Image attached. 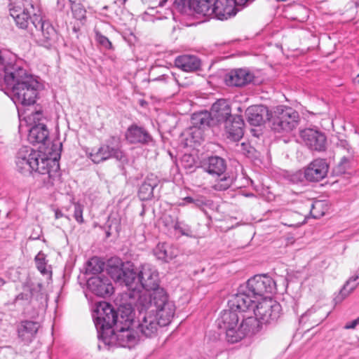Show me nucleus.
Returning <instances> with one entry per match:
<instances>
[{
	"instance_id": "nucleus-1",
	"label": "nucleus",
	"mask_w": 359,
	"mask_h": 359,
	"mask_svg": "<svg viewBox=\"0 0 359 359\" xmlns=\"http://www.w3.org/2000/svg\"><path fill=\"white\" fill-rule=\"evenodd\" d=\"M135 307L139 312L137 331L147 338L155 337L159 327L168 325L175 311V304L162 290L154 292L153 297L140 295Z\"/></svg>"
},
{
	"instance_id": "nucleus-2",
	"label": "nucleus",
	"mask_w": 359,
	"mask_h": 359,
	"mask_svg": "<svg viewBox=\"0 0 359 359\" xmlns=\"http://www.w3.org/2000/svg\"><path fill=\"white\" fill-rule=\"evenodd\" d=\"M1 84L10 90L12 100L16 104L30 106L36 102L39 93V83L31 74L27 73L21 61L8 66L5 69Z\"/></svg>"
},
{
	"instance_id": "nucleus-3",
	"label": "nucleus",
	"mask_w": 359,
	"mask_h": 359,
	"mask_svg": "<svg viewBox=\"0 0 359 359\" xmlns=\"http://www.w3.org/2000/svg\"><path fill=\"white\" fill-rule=\"evenodd\" d=\"M15 165L17 170L23 175H31L33 172L47 175L51 182L60 175L57 160L48 158L45 154L28 147H22L18 150Z\"/></svg>"
},
{
	"instance_id": "nucleus-4",
	"label": "nucleus",
	"mask_w": 359,
	"mask_h": 359,
	"mask_svg": "<svg viewBox=\"0 0 359 359\" xmlns=\"http://www.w3.org/2000/svg\"><path fill=\"white\" fill-rule=\"evenodd\" d=\"M229 310L223 311L217 320L219 329L224 330L237 327L241 314L247 313L252 306V301L243 294H236L228 301Z\"/></svg>"
},
{
	"instance_id": "nucleus-5",
	"label": "nucleus",
	"mask_w": 359,
	"mask_h": 359,
	"mask_svg": "<svg viewBox=\"0 0 359 359\" xmlns=\"http://www.w3.org/2000/svg\"><path fill=\"white\" fill-rule=\"evenodd\" d=\"M276 285L273 278L266 274H258L250 278L245 286H241L237 294H243L252 301V308L255 303V299L265 296L269 298L276 292Z\"/></svg>"
},
{
	"instance_id": "nucleus-6",
	"label": "nucleus",
	"mask_w": 359,
	"mask_h": 359,
	"mask_svg": "<svg viewBox=\"0 0 359 359\" xmlns=\"http://www.w3.org/2000/svg\"><path fill=\"white\" fill-rule=\"evenodd\" d=\"M95 313L96 316L93 315L94 323L100 341H102L104 336L114 332V327H116L118 323H123V320H117L116 311L108 303H100Z\"/></svg>"
},
{
	"instance_id": "nucleus-7",
	"label": "nucleus",
	"mask_w": 359,
	"mask_h": 359,
	"mask_svg": "<svg viewBox=\"0 0 359 359\" xmlns=\"http://www.w3.org/2000/svg\"><path fill=\"white\" fill-rule=\"evenodd\" d=\"M299 122V115L291 107L278 106L271 113V128L276 133H289L295 129Z\"/></svg>"
},
{
	"instance_id": "nucleus-8",
	"label": "nucleus",
	"mask_w": 359,
	"mask_h": 359,
	"mask_svg": "<svg viewBox=\"0 0 359 359\" xmlns=\"http://www.w3.org/2000/svg\"><path fill=\"white\" fill-rule=\"evenodd\" d=\"M121 323H118L114 327V332L104 337L102 341L105 346L131 348L138 343L140 339L138 332L132 327V325L126 326Z\"/></svg>"
},
{
	"instance_id": "nucleus-9",
	"label": "nucleus",
	"mask_w": 359,
	"mask_h": 359,
	"mask_svg": "<svg viewBox=\"0 0 359 359\" xmlns=\"http://www.w3.org/2000/svg\"><path fill=\"white\" fill-rule=\"evenodd\" d=\"M117 140L116 137H111L98 148H93L88 154V157L96 164L110 158H115L123 163L127 162V156L122 151L120 144L116 143Z\"/></svg>"
},
{
	"instance_id": "nucleus-10",
	"label": "nucleus",
	"mask_w": 359,
	"mask_h": 359,
	"mask_svg": "<svg viewBox=\"0 0 359 359\" xmlns=\"http://www.w3.org/2000/svg\"><path fill=\"white\" fill-rule=\"evenodd\" d=\"M252 311L262 324H273L278 321L282 315L281 305L271 298L264 297L259 302L255 309L250 307L249 311Z\"/></svg>"
},
{
	"instance_id": "nucleus-11",
	"label": "nucleus",
	"mask_w": 359,
	"mask_h": 359,
	"mask_svg": "<svg viewBox=\"0 0 359 359\" xmlns=\"http://www.w3.org/2000/svg\"><path fill=\"white\" fill-rule=\"evenodd\" d=\"M203 167L210 175L222 177L214 184L213 188L215 190L219 191H225L231 187L232 180L225 174L226 163L224 158L217 156H210L204 163Z\"/></svg>"
},
{
	"instance_id": "nucleus-12",
	"label": "nucleus",
	"mask_w": 359,
	"mask_h": 359,
	"mask_svg": "<svg viewBox=\"0 0 359 359\" xmlns=\"http://www.w3.org/2000/svg\"><path fill=\"white\" fill-rule=\"evenodd\" d=\"M33 27L34 34L32 36L36 38V41L40 46L49 48L56 43L58 34L48 20H44L41 15H35Z\"/></svg>"
},
{
	"instance_id": "nucleus-13",
	"label": "nucleus",
	"mask_w": 359,
	"mask_h": 359,
	"mask_svg": "<svg viewBox=\"0 0 359 359\" xmlns=\"http://www.w3.org/2000/svg\"><path fill=\"white\" fill-rule=\"evenodd\" d=\"M11 16L14 19L17 27L20 29H27L31 35L34 34L33 27L34 18L41 15L40 10L29 3L26 7H13L10 9Z\"/></svg>"
},
{
	"instance_id": "nucleus-14",
	"label": "nucleus",
	"mask_w": 359,
	"mask_h": 359,
	"mask_svg": "<svg viewBox=\"0 0 359 359\" xmlns=\"http://www.w3.org/2000/svg\"><path fill=\"white\" fill-rule=\"evenodd\" d=\"M139 294L147 297H153L154 292L165 290L159 287L158 273L149 265H142L139 271Z\"/></svg>"
},
{
	"instance_id": "nucleus-15",
	"label": "nucleus",
	"mask_w": 359,
	"mask_h": 359,
	"mask_svg": "<svg viewBox=\"0 0 359 359\" xmlns=\"http://www.w3.org/2000/svg\"><path fill=\"white\" fill-rule=\"evenodd\" d=\"M300 137L304 144L311 150L323 151L326 149V136L318 130L306 128L300 132Z\"/></svg>"
},
{
	"instance_id": "nucleus-16",
	"label": "nucleus",
	"mask_w": 359,
	"mask_h": 359,
	"mask_svg": "<svg viewBox=\"0 0 359 359\" xmlns=\"http://www.w3.org/2000/svg\"><path fill=\"white\" fill-rule=\"evenodd\" d=\"M124 275H122L121 283H124L128 287V292L126 294L129 299L139 298V272L134 269V265L131 262L126 263Z\"/></svg>"
},
{
	"instance_id": "nucleus-17",
	"label": "nucleus",
	"mask_w": 359,
	"mask_h": 359,
	"mask_svg": "<svg viewBox=\"0 0 359 359\" xmlns=\"http://www.w3.org/2000/svg\"><path fill=\"white\" fill-rule=\"evenodd\" d=\"M254 79L253 73L248 69L238 68L228 72L225 75L224 81L229 86L242 87L250 83Z\"/></svg>"
},
{
	"instance_id": "nucleus-18",
	"label": "nucleus",
	"mask_w": 359,
	"mask_h": 359,
	"mask_svg": "<svg viewBox=\"0 0 359 359\" xmlns=\"http://www.w3.org/2000/svg\"><path fill=\"white\" fill-rule=\"evenodd\" d=\"M125 137L130 144H133L149 145L154 141L152 136L145 128L135 123L128 128Z\"/></svg>"
},
{
	"instance_id": "nucleus-19",
	"label": "nucleus",
	"mask_w": 359,
	"mask_h": 359,
	"mask_svg": "<svg viewBox=\"0 0 359 359\" xmlns=\"http://www.w3.org/2000/svg\"><path fill=\"white\" fill-rule=\"evenodd\" d=\"M328 169L325 159H315L304 170V177L309 182H319L326 177Z\"/></svg>"
},
{
	"instance_id": "nucleus-20",
	"label": "nucleus",
	"mask_w": 359,
	"mask_h": 359,
	"mask_svg": "<svg viewBox=\"0 0 359 359\" xmlns=\"http://www.w3.org/2000/svg\"><path fill=\"white\" fill-rule=\"evenodd\" d=\"M271 113L266 106L253 105L249 107L245 111L248 122L254 126H259L266 121H271Z\"/></svg>"
},
{
	"instance_id": "nucleus-21",
	"label": "nucleus",
	"mask_w": 359,
	"mask_h": 359,
	"mask_svg": "<svg viewBox=\"0 0 359 359\" xmlns=\"http://www.w3.org/2000/svg\"><path fill=\"white\" fill-rule=\"evenodd\" d=\"M88 285L90 290L99 297H105L114 292V287L111 280L104 276L89 278Z\"/></svg>"
},
{
	"instance_id": "nucleus-22",
	"label": "nucleus",
	"mask_w": 359,
	"mask_h": 359,
	"mask_svg": "<svg viewBox=\"0 0 359 359\" xmlns=\"http://www.w3.org/2000/svg\"><path fill=\"white\" fill-rule=\"evenodd\" d=\"M244 122L241 116L233 115L226 120L224 127L228 134V138L233 141H239L243 136Z\"/></svg>"
},
{
	"instance_id": "nucleus-23",
	"label": "nucleus",
	"mask_w": 359,
	"mask_h": 359,
	"mask_svg": "<svg viewBox=\"0 0 359 359\" xmlns=\"http://www.w3.org/2000/svg\"><path fill=\"white\" fill-rule=\"evenodd\" d=\"M216 0H193L192 8L196 13L203 16H214L219 20L220 8Z\"/></svg>"
},
{
	"instance_id": "nucleus-24",
	"label": "nucleus",
	"mask_w": 359,
	"mask_h": 359,
	"mask_svg": "<svg viewBox=\"0 0 359 359\" xmlns=\"http://www.w3.org/2000/svg\"><path fill=\"white\" fill-rule=\"evenodd\" d=\"M210 114L215 123L222 124L232 116L231 110L226 100H218L212 107Z\"/></svg>"
},
{
	"instance_id": "nucleus-25",
	"label": "nucleus",
	"mask_w": 359,
	"mask_h": 359,
	"mask_svg": "<svg viewBox=\"0 0 359 359\" xmlns=\"http://www.w3.org/2000/svg\"><path fill=\"white\" fill-rule=\"evenodd\" d=\"M248 0H216L220 8L219 20H224L236 14V6H243Z\"/></svg>"
},
{
	"instance_id": "nucleus-26",
	"label": "nucleus",
	"mask_w": 359,
	"mask_h": 359,
	"mask_svg": "<svg viewBox=\"0 0 359 359\" xmlns=\"http://www.w3.org/2000/svg\"><path fill=\"white\" fill-rule=\"evenodd\" d=\"M33 298H36L39 301L43 299V294L30 285L24 284L22 291L15 297L13 304L20 306L28 305Z\"/></svg>"
},
{
	"instance_id": "nucleus-27",
	"label": "nucleus",
	"mask_w": 359,
	"mask_h": 359,
	"mask_svg": "<svg viewBox=\"0 0 359 359\" xmlns=\"http://www.w3.org/2000/svg\"><path fill=\"white\" fill-rule=\"evenodd\" d=\"M159 180L151 173L148 175L139 188L138 196L141 201H148L152 198L154 190L158 186Z\"/></svg>"
},
{
	"instance_id": "nucleus-28",
	"label": "nucleus",
	"mask_w": 359,
	"mask_h": 359,
	"mask_svg": "<svg viewBox=\"0 0 359 359\" xmlns=\"http://www.w3.org/2000/svg\"><path fill=\"white\" fill-rule=\"evenodd\" d=\"M326 318L320 309L312 307L301 315L299 320L302 325H308V330L320 324Z\"/></svg>"
},
{
	"instance_id": "nucleus-29",
	"label": "nucleus",
	"mask_w": 359,
	"mask_h": 359,
	"mask_svg": "<svg viewBox=\"0 0 359 359\" xmlns=\"http://www.w3.org/2000/svg\"><path fill=\"white\" fill-rule=\"evenodd\" d=\"M175 65L184 72H191L200 69L201 60L195 55H183L175 59Z\"/></svg>"
},
{
	"instance_id": "nucleus-30",
	"label": "nucleus",
	"mask_w": 359,
	"mask_h": 359,
	"mask_svg": "<svg viewBox=\"0 0 359 359\" xmlns=\"http://www.w3.org/2000/svg\"><path fill=\"white\" fill-rule=\"evenodd\" d=\"M49 131L45 124L39 123L32 126L29 132L28 140L32 144H43L48 140Z\"/></svg>"
},
{
	"instance_id": "nucleus-31",
	"label": "nucleus",
	"mask_w": 359,
	"mask_h": 359,
	"mask_svg": "<svg viewBox=\"0 0 359 359\" xmlns=\"http://www.w3.org/2000/svg\"><path fill=\"white\" fill-rule=\"evenodd\" d=\"M243 313L241 314L242 323L240 327L244 334V337L258 332L261 329V325H262L258 318L256 316H245Z\"/></svg>"
},
{
	"instance_id": "nucleus-32",
	"label": "nucleus",
	"mask_w": 359,
	"mask_h": 359,
	"mask_svg": "<svg viewBox=\"0 0 359 359\" xmlns=\"http://www.w3.org/2000/svg\"><path fill=\"white\" fill-rule=\"evenodd\" d=\"M40 325L34 321H25L18 330L19 337L26 343L31 342L37 333Z\"/></svg>"
},
{
	"instance_id": "nucleus-33",
	"label": "nucleus",
	"mask_w": 359,
	"mask_h": 359,
	"mask_svg": "<svg viewBox=\"0 0 359 359\" xmlns=\"http://www.w3.org/2000/svg\"><path fill=\"white\" fill-rule=\"evenodd\" d=\"M135 299H130V302L126 304H123L119 306L118 311H116L118 318L117 320H123L121 325L128 326V325L133 324V304H135L133 302Z\"/></svg>"
},
{
	"instance_id": "nucleus-34",
	"label": "nucleus",
	"mask_w": 359,
	"mask_h": 359,
	"mask_svg": "<svg viewBox=\"0 0 359 359\" xmlns=\"http://www.w3.org/2000/svg\"><path fill=\"white\" fill-rule=\"evenodd\" d=\"M191 123L194 128L205 129L215 122L210 112L207 111L194 113L191 116Z\"/></svg>"
},
{
	"instance_id": "nucleus-35",
	"label": "nucleus",
	"mask_w": 359,
	"mask_h": 359,
	"mask_svg": "<svg viewBox=\"0 0 359 359\" xmlns=\"http://www.w3.org/2000/svg\"><path fill=\"white\" fill-rule=\"evenodd\" d=\"M154 255L158 259L168 262L177 256L172 247L166 243H158L154 250Z\"/></svg>"
},
{
	"instance_id": "nucleus-36",
	"label": "nucleus",
	"mask_w": 359,
	"mask_h": 359,
	"mask_svg": "<svg viewBox=\"0 0 359 359\" xmlns=\"http://www.w3.org/2000/svg\"><path fill=\"white\" fill-rule=\"evenodd\" d=\"M125 268L126 263L121 260L110 261L107 264V271L114 280L121 282L122 275H124Z\"/></svg>"
},
{
	"instance_id": "nucleus-37",
	"label": "nucleus",
	"mask_w": 359,
	"mask_h": 359,
	"mask_svg": "<svg viewBox=\"0 0 359 359\" xmlns=\"http://www.w3.org/2000/svg\"><path fill=\"white\" fill-rule=\"evenodd\" d=\"M359 279L358 275H355L349 278L346 282L339 294L334 297V300L336 304L342 302L346 297L349 295L357 287L358 283H355Z\"/></svg>"
},
{
	"instance_id": "nucleus-38",
	"label": "nucleus",
	"mask_w": 359,
	"mask_h": 359,
	"mask_svg": "<svg viewBox=\"0 0 359 359\" xmlns=\"http://www.w3.org/2000/svg\"><path fill=\"white\" fill-rule=\"evenodd\" d=\"M19 60H16L15 55L0 50V83L1 84L5 69L7 67L16 64Z\"/></svg>"
},
{
	"instance_id": "nucleus-39",
	"label": "nucleus",
	"mask_w": 359,
	"mask_h": 359,
	"mask_svg": "<svg viewBox=\"0 0 359 359\" xmlns=\"http://www.w3.org/2000/svg\"><path fill=\"white\" fill-rule=\"evenodd\" d=\"M104 268V262L97 257L90 258L86 263V273L88 274L100 273Z\"/></svg>"
},
{
	"instance_id": "nucleus-40",
	"label": "nucleus",
	"mask_w": 359,
	"mask_h": 359,
	"mask_svg": "<svg viewBox=\"0 0 359 359\" xmlns=\"http://www.w3.org/2000/svg\"><path fill=\"white\" fill-rule=\"evenodd\" d=\"M223 331L225 332L226 339L229 343H237L244 338V334L242 332L240 326L231 327Z\"/></svg>"
},
{
	"instance_id": "nucleus-41",
	"label": "nucleus",
	"mask_w": 359,
	"mask_h": 359,
	"mask_svg": "<svg viewBox=\"0 0 359 359\" xmlns=\"http://www.w3.org/2000/svg\"><path fill=\"white\" fill-rule=\"evenodd\" d=\"M340 147H343L349 154V156H344L341 158L338 168L341 172H344L346 169L348 167V163L351 158L352 157V148L349 146L346 141H341Z\"/></svg>"
},
{
	"instance_id": "nucleus-42",
	"label": "nucleus",
	"mask_w": 359,
	"mask_h": 359,
	"mask_svg": "<svg viewBox=\"0 0 359 359\" xmlns=\"http://www.w3.org/2000/svg\"><path fill=\"white\" fill-rule=\"evenodd\" d=\"M70 4L74 18L80 21L85 20L86 11L83 6L76 1L71 2Z\"/></svg>"
},
{
	"instance_id": "nucleus-43",
	"label": "nucleus",
	"mask_w": 359,
	"mask_h": 359,
	"mask_svg": "<svg viewBox=\"0 0 359 359\" xmlns=\"http://www.w3.org/2000/svg\"><path fill=\"white\" fill-rule=\"evenodd\" d=\"M194 205L195 207L204 210L205 208H211L213 205V202L205 196H196L194 197Z\"/></svg>"
},
{
	"instance_id": "nucleus-44",
	"label": "nucleus",
	"mask_w": 359,
	"mask_h": 359,
	"mask_svg": "<svg viewBox=\"0 0 359 359\" xmlns=\"http://www.w3.org/2000/svg\"><path fill=\"white\" fill-rule=\"evenodd\" d=\"M193 0H175L174 6L180 12H187V10H193Z\"/></svg>"
},
{
	"instance_id": "nucleus-45",
	"label": "nucleus",
	"mask_w": 359,
	"mask_h": 359,
	"mask_svg": "<svg viewBox=\"0 0 359 359\" xmlns=\"http://www.w3.org/2000/svg\"><path fill=\"white\" fill-rule=\"evenodd\" d=\"M95 39L103 48L108 50L113 48L112 43L109 39L98 31L95 32Z\"/></svg>"
},
{
	"instance_id": "nucleus-46",
	"label": "nucleus",
	"mask_w": 359,
	"mask_h": 359,
	"mask_svg": "<svg viewBox=\"0 0 359 359\" xmlns=\"http://www.w3.org/2000/svg\"><path fill=\"white\" fill-rule=\"evenodd\" d=\"M83 206L79 203L74 204V217L79 224L83 223Z\"/></svg>"
},
{
	"instance_id": "nucleus-47",
	"label": "nucleus",
	"mask_w": 359,
	"mask_h": 359,
	"mask_svg": "<svg viewBox=\"0 0 359 359\" xmlns=\"http://www.w3.org/2000/svg\"><path fill=\"white\" fill-rule=\"evenodd\" d=\"M35 262L38 269L41 273H45L46 265V263L45 262V255L41 252H39L35 257Z\"/></svg>"
},
{
	"instance_id": "nucleus-48",
	"label": "nucleus",
	"mask_w": 359,
	"mask_h": 359,
	"mask_svg": "<svg viewBox=\"0 0 359 359\" xmlns=\"http://www.w3.org/2000/svg\"><path fill=\"white\" fill-rule=\"evenodd\" d=\"M173 228L175 230L180 231L182 235L189 236L191 232L190 229L187 225L178 221L175 222Z\"/></svg>"
},
{
	"instance_id": "nucleus-49",
	"label": "nucleus",
	"mask_w": 359,
	"mask_h": 359,
	"mask_svg": "<svg viewBox=\"0 0 359 359\" xmlns=\"http://www.w3.org/2000/svg\"><path fill=\"white\" fill-rule=\"evenodd\" d=\"M175 79L174 76L171 74L170 75L168 74H163L160 76H158L156 78H154L152 79L154 81H161L164 83H168L171 81H173Z\"/></svg>"
},
{
	"instance_id": "nucleus-50",
	"label": "nucleus",
	"mask_w": 359,
	"mask_h": 359,
	"mask_svg": "<svg viewBox=\"0 0 359 359\" xmlns=\"http://www.w3.org/2000/svg\"><path fill=\"white\" fill-rule=\"evenodd\" d=\"M304 178H305L304 171L299 170L291 176V181L294 183H298L302 182Z\"/></svg>"
},
{
	"instance_id": "nucleus-51",
	"label": "nucleus",
	"mask_w": 359,
	"mask_h": 359,
	"mask_svg": "<svg viewBox=\"0 0 359 359\" xmlns=\"http://www.w3.org/2000/svg\"><path fill=\"white\" fill-rule=\"evenodd\" d=\"M358 325H359V317L353 320V321L346 323L344 326V328L346 330L354 329Z\"/></svg>"
},
{
	"instance_id": "nucleus-52",
	"label": "nucleus",
	"mask_w": 359,
	"mask_h": 359,
	"mask_svg": "<svg viewBox=\"0 0 359 359\" xmlns=\"http://www.w3.org/2000/svg\"><path fill=\"white\" fill-rule=\"evenodd\" d=\"M62 217H63V214H62V212L60 210L57 209V210H55V219H57L61 218Z\"/></svg>"
},
{
	"instance_id": "nucleus-53",
	"label": "nucleus",
	"mask_w": 359,
	"mask_h": 359,
	"mask_svg": "<svg viewBox=\"0 0 359 359\" xmlns=\"http://www.w3.org/2000/svg\"><path fill=\"white\" fill-rule=\"evenodd\" d=\"M57 4L58 8H60V10L63 9L65 8V0H57Z\"/></svg>"
},
{
	"instance_id": "nucleus-54",
	"label": "nucleus",
	"mask_w": 359,
	"mask_h": 359,
	"mask_svg": "<svg viewBox=\"0 0 359 359\" xmlns=\"http://www.w3.org/2000/svg\"><path fill=\"white\" fill-rule=\"evenodd\" d=\"M184 201L187 203H193L194 204V197H191V196H187L184 198Z\"/></svg>"
},
{
	"instance_id": "nucleus-55",
	"label": "nucleus",
	"mask_w": 359,
	"mask_h": 359,
	"mask_svg": "<svg viewBox=\"0 0 359 359\" xmlns=\"http://www.w3.org/2000/svg\"><path fill=\"white\" fill-rule=\"evenodd\" d=\"M298 307H299V304L297 302L293 301L292 309L296 314H298Z\"/></svg>"
},
{
	"instance_id": "nucleus-56",
	"label": "nucleus",
	"mask_w": 359,
	"mask_h": 359,
	"mask_svg": "<svg viewBox=\"0 0 359 359\" xmlns=\"http://www.w3.org/2000/svg\"><path fill=\"white\" fill-rule=\"evenodd\" d=\"M41 116V113L39 111H35L34 114H33V118L34 119H39L40 116Z\"/></svg>"
},
{
	"instance_id": "nucleus-57",
	"label": "nucleus",
	"mask_w": 359,
	"mask_h": 359,
	"mask_svg": "<svg viewBox=\"0 0 359 359\" xmlns=\"http://www.w3.org/2000/svg\"><path fill=\"white\" fill-rule=\"evenodd\" d=\"M309 208H310V210H309V212H310V213L312 215V216H313V217H315V218H316V217H317L318 216H317V215H314V214L313 213V209L315 208V204H314V203H311V204H310Z\"/></svg>"
},
{
	"instance_id": "nucleus-58",
	"label": "nucleus",
	"mask_w": 359,
	"mask_h": 359,
	"mask_svg": "<svg viewBox=\"0 0 359 359\" xmlns=\"http://www.w3.org/2000/svg\"><path fill=\"white\" fill-rule=\"evenodd\" d=\"M126 1L127 0H116L114 1V3L116 4L117 2H119L121 4L124 5Z\"/></svg>"
},
{
	"instance_id": "nucleus-59",
	"label": "nucleus",
	"mask_w": 359,
	"mask_h": 359,
	"mask_svg": "<svg viewBox=\"0 0 359 359\" xmlns=\"http://www.w3.org/2000/svg\"><path fill=\"white\" fill-rule=\"evenodd\" d=\"M5 280L3 278H0V287L3 286L5 284Z\"/></svg>"
},
{
	"instance_id": "nucleus-60",
	"label": "nucleus",
	"mask_w": 359,
	"mask_h": 359,
	"mask_svg": "<svg viewBox=\"0 0 359 359\" xmlns=\"http://www.w3.org/2000/svg\"><path fill=\"white\" fill-rule=\"evenodd\" d=\"M168 0H161L160 1V5L161 6H163L165 2H167Z\"/></svg>"
},
{
	"instance_id": "nucleus-61",
	"label": "nucleus",
	"mask_w": 359,
	"mask_h": 359,
	"mask_svg": "<svg viewBox=\"0 0 359 359\" xmlns=\"http://www.w3.org/2000/svg\"><path fill=\"white\" fill-rule=\"evenodd\" d=\"M108 8H109V7H108V6H104L102 8V9H103V10H107V9H108Z\"/></svg>"
},
{
	"instance_id": "nucleus-62",
	"label": "nucleus",
	"mask_w": 359,
	"mask_h": 359,
	"mask_svg": "<svg viewBox=\"0 0 359 359\" xmlns=\"http://www.w3.org/2000/svg\"><path fill=\"white\" fill-rule=\"evenodd\" d=\"M77 0H69V3L76 1Z\"/></svg>"
},
{
	"instance_id": "nucleus-63",
	"label": "nucleus",
	"mask_w": 359,
	"mask_h": 359,
	"mask_svg": "<svg viewBox=\"0 0 359 359\" xmlns=\"http://www.w3.org/2000/svg\"><path fill=\"white\" fill-rule=\"evenodd\" d=\"M357 77H358V79L357 81H358V83H359V74L357 76Z\"/></svg>"
},
{
	"instance_id": "nucleus-64",
	"label": "nucleus",
	"mask_w": 359,
	"mask_h": 359,
	"mask_svg": "<svg viewBox=\"0 0 359 359\" xmlns=\"http://www.w3.org/2000/svg\"><path fill=\"white\" fill-rule=\"evenodd\" d=\"M110 233L109 232L107 233V236L109 237Z\"/></svg>"
}]
</instances>
